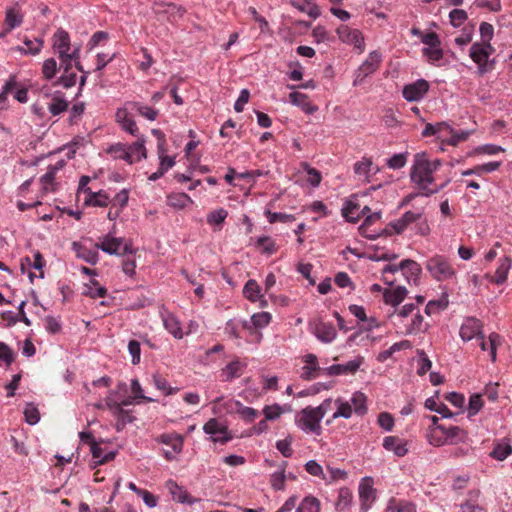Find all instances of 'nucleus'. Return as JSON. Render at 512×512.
I'll return each instance as SVG.
<instances>
[{"label": "nucleus", "mask_w": 512, "mask_h": 512, "mask_svg": "<svg viewBox=\"0 0 512 512\" xmlns=\"http://www.w3.org/2000/svg\"><path fill=\"white\" fill-rule=\"evenodd\" d=\"M57 73V62L54 58L46 59L42 66V74L46 80H51Z\"/></svg>", "instance_id": "56"}, {"label": "nucleus", "mask_w": 512, "mask_h": 512, "mask_svg": "<svg viewBox=\"0 0 512 512\" xmlns=\"http://www.w3.org/2000/svg\"><path fill=\"white\" fill-rule=\"evenodd\" d=\"M494 51L491 43L475 42L471 45L469 57L477 65L479 75H484L494 69L495 60L490 58Z\"/></svg>", "instance_id": "4"}, {"label": "nucleus", "mask_w": 512, "mask_h": 512, "mask_svg": "<svg viewBox=\"0 0 512 512\" xmlns=\"http://www.w3.org/2000/svg\"><path fill=\"white\" fill-rule=\"evenodd\" d=\"M24 15L21 11L19 3L6 8L5 11V32H10L19 27L23 23Z\"/></svg>", "instance_id": "17"}, {"label": "nucleus", "mask_w": 512, "mask_h": 512, "mask_svg": "<svg viewBox=\"0 0 512 512\" xmlns=\"http://www.w3.org/2000/svg\"><path fill=\"white\" fill-rule=\"evenodd\" d=\"M364 359L363 357L358 356L357 358L345 363V364H336L326 368L325 374L328 376H336L342 374H354L362 365Z\"/></svg>", "instance_id": "16"}, {"label": "nucleus", "mask_w": 512, "mask_h": 512, "mask_svg": "<svg viewBox=\"0 0 512 512\" xmlns=\"http://www.w3.org/2000/svg\"><path fill=\"white\" fill-rule=\"evenodd\" d=\"M144 143V138H140L135 143L127 147L128 154L131 155V158L128 159V163L132 164L133 162L146 158V148Z\"/></svg>", "instance_id": "36"}, {"label": "nucleus", "mask_w": 512, "mask_h": 512, "mask_svg": "<svg viewBox=\"0 0 512 512\" xmlns=\"http://www.w3.org/2000/svg\"><path fill=\"white\" fill-rule=\"evenodd\" d=\"M465 437L466 433L458 426L445 427L442 425L430 427L428 433L429 443L436 447L456 444L458 441H463Z\"/></svg>", "instance_id": "6"}, {"label": "nucleus", "mask_w": 512, "mask_h": 512, "mask_svg": "<svg viewBox=\"0 0 512 512\" xmlns=\"http://www.w3.org/2000/svg\"><path fill=\"white\" fill-rule=\"evenodd\" d=\"M482 351H489L492 362L496 361V350L497 346L501 343V337L497 333H491L489 335V342L485 340L484 334H482L475 341Z\"/></svg>", "instance_id": "24"}, {"label": "nucleus", "mask_w": 512, "mask_h": 512, "mask_svg": "<svg viewBox=\"0 0 512 512\" xmlns=\"http://www.w3.org/2000/svg\"><path fill=\"white\" fill-rule=\"evenodd\" d=\"M272 316L268 312L255 313L251 317L252 324L255 328L261 329L271 322Z\"/></svg>", "instance_id": "52"}, {"label": "nucleus", "mask_w": 512, "mask_h": 512, "mask_svg": "<svg viewBox=\"0 0 512 512\" xmlns=\"http://www.w3.org/2000/svg\"><path fill=\"white\" fill-rule=\"evenodd\" d=\"M290 102L300 107L306 114H313L318 110V107L311 104L306 94L300 92H292L289 95Z\"/></svg>", "instance_id": "27"}, {"label": "nucleus", "mask_w": 512, "mask_h": 512, "mask_svg": "<svg viewBox=\"0 0 512 512\" xmlns=\"http://www.w3.org/2000/svg\"><path fill=\"white\" fill-rule=\"evenodd\" d=\"M401 267H402L403 274L407 278H409L410 276L417 277L421 272L420 265L416 261H413L410 259L401 261Z\"/></svg>", "instance_id": "47"}, {"label": "nucleus", "mask_w": 512, "mask_h": 512, "mask_svg": "<svg viewBox=\"0 0 512 512\" xmlns=\"http://www.w3.org/2000/svg\"><path fill=\"white\" fill-rule=\"evenodd\" d=\"M425 268L430 276L439 282L454 280L457 276L453 264L443 255L436 254L430 257L425 263Z\"/></svg>", "instance_id": "5"}, {"label": "nucleus", "mask_w": 512, "mask_h": 512, "mask_svg": "<svg viewBox=\"0 0 512 512\" xmlns=\"http://www.w3.org/2000/svg\"><path fill=\"white\" fill-rule=\"evenodd\" d=\"M381 61L382 56L378 51L371 52L368 58L358 68L354 85L362 83L367 76L374 73L379 68Z\"/></svg>", "instance_id": "9"}, {"label": "nucleus", "mask_w": 512, "mask_h": 512, "mask_svg": "<svg viewBox=\"0 0 512 512\" xmlns=\"http://www.w3.org/2000/svg\"><path fill=\"white\" fill-rule=\"evenodd\" d=\"M165 486H166L167 490L169 491V493L171 494L172 499L174 501H177L179 503H187L190 505L197 501L196 499L192 498L189 495V493L187 492V490L184 487L179 486L173 480H168L166 482Z\"/></svg>", "instance_id": "22"}, {"label": "nucleus", "mask_w": 512, "mask_h": 512, "mask_svg": "<svg viewBox=\"0 0 512 512\" xmlns=\"http://www.w3.org/2000/svg\"><path fill=\"white\" fill-rule=\"evenodd\" d=\"M68 108V102L63 98L62 94L60 92H55L51 103L48 104V110L49 112L56 116L60 113L66 111Z\"/></svg>", "instance_id": "39"}, {"label": "nucleus", "mask_w": 512, "mask_h": 512, "mask_svg": "<svg viewBox=\"0 0 512 512\" xmlns=\"http://www.w3.org/2000/svg\"><path fill=\"white\" fill-rule=\"evenodd\" d=\"M160 442L171 447V451H165V457L172 460L182 451L184 439L179 434H163L160 436Z\"/></svg>", "instance_id": "18"}, {"label": "nucleus", "mask_w": 512, "mask_h": 512, "mask_svg": "<svg viewBox=\"0 0 512 512\" xmlns=\"http://www.w3.org/2000/svg\"><path fill=\"white\" fill-rule=\"evenodd\" d=\"M132 402L129 399L122 400L119 402L113 392L106 398V405L113 412L115 416L119 418L121 424L124 425L126 422H132V417L123 409V406L130 405Z\"/></svg>", "instance_id": "14"}, {"label": "nucleus", "mask_w": 512, "mask_h": 512, "mask_svg": "<svg viewBox=\"0 0 512 512\" xmlns=\"http://www.w3.org/2000/svg\"><path fill=\"white\" fill-rule=\"evenodd\" d=\"M459 333L463 341H476L483 334L482 323L476 318H467L461 325Z\"/></svg>", "instance_id": "13"}, {"label": "nucleus", "mask_w": 512, "mask_h": 512, "mask_svg": "<svg viewBox=\"0 0 512 512\" xmlns=\"http://www.w3.org/2000/svg\"><path fill=\"white\" fill-rule=\"evenodd\" d=\"M383 447L393 451L397 456H404L407 453L406 444L394 436H387L383 440Z\"/></svg>", "instance_id": "34"}, {"label": "nucleus", "mask_w": 512, "mask_h": 512, "mask_svg": "<svg viewBox=\"0 0 512 512\" xmlns=\"http://www.w3.org/2000/svg\"><path fill=\"white\" fill-rule=\"evenodd\" d=\"M287 466V462L283 461L279 467V471L274 472L271 475V485L275 490H283L285 487V468Z\"/></svg>", "instance_id": "43"}, {"label": "nucleus", "mask_w": 512, "mask_h": 512, "mask_svg": "<svg viewBox=\"0 0 512 512\" xmlns=\"http://www.w3.org/2000/svg\"><path fill=\"white\" fill-rule=\"evenodd\" d=\"M88 196L85 198L84 203L93 207H106L110 203V198L104 191L92 192L90 188L85 189Z\"/></svg>", "instance_id": "31"}, {"label": "nucleus", "mask_w": 512, "mask_h": 512, "mask_svg": "<svg viewBox=\"0 0 512 512\" xmlns=\"http://www.w3.org/2000/svg\"><path fill=\"white\" fill-rule=\"evenodd\" d=\"M407 155V153L394 154L387 160V166L394 170L403 168L407 163Z\"/></svg>", "instance_id": "60"}, {"label": "nucleus", "mask_w": 512, "mask_h": 512, "mask_svg": "<svg viewBox=\"0 0 512 512\" xmlns=\"http://www.w3.org/2000/svg\"><path fill=\"white\" fill-rule=\"evenodd\" d=\"M339 39L347 44L354 45L360 52L364 51L365 43L361 32L357 29H352L346 25H342L337 29Z\"/></svg>", "instance_id": "11"}, {"label": "nucleus", "mask_w": 512, "mask_h": 512, "mask_svg": "<svg viewBox=\"0 0 512 512\" xmlns=\"http://www.w3.org/2000/svg\"><path fill=\"white\" fill-rule=\"evenodd\" d=\"M107 152L109 154H112L114 158L123 159L126 162H128V159L131 158V155L128 154L127 146H125L124 144H121V143H116V144L110 146L107 149Z\"/></svg>", "instance_id": "50"}, {"label": "nucleus", "mask_w": 512, "mask_h": 512, "mask_svg": "<svg viewBox=\"0 0 512 512\" xmlns=\"http://www.w3.org/2000/svg\"><path fill=\"white\" fill-rule=\"evenodd\" d=\"M320 502L317 498L308 496L302 500L297 508V512H319Z\"/></svg>", "instance_id": "44"}, {"label": "nucleus", "mask_w": 512, "mask_h": 512, "mask_svg": "<svg viewBox=\"0 0 512 512\" xmlns=\"http://www.w3.org/2000/svg\"><path fill=\"white\" fill-rule=\"evenodd\" d=\"M440 166L441 161L439 159H431L426 152L416 153L410 169L411 182L422 190L426 196L438 193L449 183V180H447L441 185L435 184L434 173Z\"/></svg>", "instance_id": "1"}, {"label": "nucleus", "mask_w": 512, "mask_h": 512, "mask_svg": "<svg viewBox=\"0 0 512 512\" xmlns=\"http://www.w3.org/2000/svg\"><path fill=\"white\" fill-rule=\"evenodd\" d=\"M352 501V494L348 489H341L339 491L338 500L335 504V507L338 511H343L346 509Z\"/></svg>", "instance_id": "57"}, {"label": "nucleus", "mask_w": 512, "mask_h": 512, "mask_svg": "<svg viewBox=\"0 0 512 512\" xmlns=\"http://www.w3.org/2000/svg\"><path fill=\"white\" fill-rule=\"evenodd\" d=\"M367 325L364 327V329H360L358 332L352 334L348 342L349 343H356L357 345H369L374 341V338H371L368 331L371 330L373 327H378L379 324L374 318H367Z\"/></svg>", "instance_id": "20"}, {"label": "nucleus", "mask_w": 512, "mask_h": 512, "mask_svg": "<svg viewBox=\"0 0 512 512\" xmlns=\"http://www.w3.org/2000/svg\"><path fill=\"white\" fill-rule=\"evenodd\" d=\"M471 131H456L454 128H452V133L448 139L447 144L451 146H456L461 142H464L468 139V137L471 135Z\"/></svg>", "instance_id": "61"}, {"label": "nucleus", "mask_w": 512, "mask_h": 512, "mask_svg": "<svg viewBox=\"0 0 512 512\" xmlns=\"http://www.w3.org/2000/svg\"><path fill=\"white\" fill-rule=\"evenodd\" d=\"M153 383L157 389L163 391L167 396L172 395L178 391V388L170 387L168 381L160 375L153 376Z\"/></svg>", "instance_id": "53"}, {"label": "nucleus", "mask_w": 512, "mask_h": 512, "mask_svg": "<svg viewBox=\"0 0 512 512\" xmlns=\"http://www.w3.org/2000/svg\"><path fill=\"white\" fill-rule=\"evenodd\" d=\"M428 89L429 84L426 80H417L403 88V97L409 102L419 101L428 92Z\"/></svg>", "instance_id": "15"}, {"label": "nucleus", "mask_w": 512, "mask_h": 512, "mask_svg": "<svg viewBox=\"0 0 512 512\" xmlns=\"http://www.w3.org/2000/svg\"><path fill=\"white\" fill-rule=\"evenodd\" d=\"M399 324L398 333L402 335H415L425 332L427 329V324L424 323L423 316L419 312L413 314L410 319L408 318L407 322Z\"/></svg>", "instance_id": "12"}, {"label": "nucleus", "mask_w": 512, "mask_h": 512, "mask_svg": "<svg viewBox=\"0 0 512 512\" xmlns=\"http://www.w3.org/2000/svg\"><path fill=\"white\" fill-rule=\"evenodd\" d=\"M203 430L206 434L211 435V440L213 442L226 443L232 438L227 426L220 423L215 418L208 420L204 424Z\"/></svg>", "instance_id": "10"}, {"label": "nucleus", "mask_w": 512, "mask_h": 512, "mask_svg": "<svg viewBox=\"0 0 512 512\" xmlns=\"http://www.w3.org/2000/svg\"><path fill=\"white\" fill-rule=\"evenodd\" d=\"M512 260L510 257L505 256L500 260V264L495 271L492 281L496 284H502L506 281L508 272L511 268Z\"/></svg>", "instance_id": "37"}, {"label": "nucleus", "mask_w": 512, "mask_h": 512, "mask_svg": "<svg viewBox=\"0 0 512 512\" xmlns=\"http://www.w3.org/2000/svg\"><path fill=\"white\" fill-rule=\"evenodd\" d=\"M128 105L131 106V109L136 110L141 116L150 121H154L158 116V111L151 107L141 105L137 102H131Z\"/></svg>", "instance_id": "46"}, {"label": "nucleus", "mask_w": 512, "mask_h": 512, "mask_svg": "<svg viewBox=\"0 0 512 512\" xmlns=\"http://www.w3.org/2000/svg\"><path fill=\"white\" fill-rule=\"evenodd\" d=\"M373 162L371 158H362L354 164V172L356 175L360 177H364L367 182H369V176L371 172Z\"/></svg>", "instance_id": "40"}, {"label": "nucleus", "mask_w": 512, "mask_h": 512, "mask_svg": "<svg viewBox=\"0 0 512 512\" xmlns=\"http://www.w3.org/2000/svg\"><path fill=\"white\" fill-rule=\"evenodd\" d=\"M71 66L64 65V73L59 79V83L65 87L70 88L76 84L77 75L74 72H69Z\"/></svg>", "instance_id": "62"}, {"label": "nucleus", "mask_w": 512, "mask_h": 512, "mask_svg": "<svg viewBox=\"0 0 512 512\" xmlns=\"http://www.w3.org/2000/svg\"><path fill=\"white\" fill-rule=\"evenodd\" d=\"M468 19V14L463 9H454L449 13L450 24L453 27H460Z\"/></svg>", "instance_id": "51"}, {"label": "nucleus", "mask_w": 512, "mask_h": 512, "mask_svg": "<svg viewBox=\"0 0 512 512\" xmlns=\"http://www.w3.org/2000/svg\"><path fill=\"white\" fill-rule=\"evenodd\" d=\"M83 294L93 299L102 298L107 294V290L97 280L91 279L85 284Z\"/></svg>", "instance_id": "38"}, {"label": "nucleus", "mask_w": 512, "mask_h": 512, "mask_svg": "<svg viewBox=\"0 0 512 512\" xmlns=\"http://www.w3.org/2000/svg\"><path fill=\"white\" fill-rule=\"evenodd\" d=\"M386 512H416V506L413 503L405 501H391Z\"/></svg>", "instance_id": "48"}, {"label": "nucleus", "mask_w": 512, "mask_h": 512, "mask_svg": "<svg viewBox=\"0 0 512 512\" xmlns=\"http://www.w3.org/2000/svg\"><path fill=\"white\" fill-rule=\"evenodd\" d=\"M95 247L110 255L132 254L134 252L131 242L124 243L123 238L112 237L111 235L104 236Z\"/></svg>", "instance_id": "8"}, {"label": "nucleus", "mask_w": 512, "mask_h": 512, "mask_svg": "<svg viewBox=\"0 0 512 512\" xmlns=\"http://www.w3.org/2000/svg\"><path fill=\"white\" fill-rule=\"evenodd\" d=\"M303 367L300 377L304 380H312L315 379L321 368L318 363V358L315 354L309 353L303 356Z\"/></svg>", "instance_id": "19"}, {"label": "nucleus", "mask_w": 512, "mask_h": 512, "mask_svg": "<svg viewBox=\"0 0 512 512\" xmlns=\"http://www.w3.org/2000/svg\"><path fill=\"white\" fill-rule=\"evenodd\" d=\"M72 250L75 252L77 258L82 259L89 264L94 265L98 262L99 255L97 250L88 249L78 242L72 243Z\"/></svg>", "instance_id": "28"}, {"label": "nucleus", "mask_w": 512, "mask_h": 512, "mask_svg": "<svg viewBox=\"0 0 512 512\" xmlns=\"http://www.w3.org/2000/svg\"><path fill=\"white\" fill-rule=\"evenodd\" d=\"M228 216V212L224 208L216 209L207 215V223L209 225L220 226Z\"/></svg>", "instance_id": "49"}, {"label": "nucleus", "mask_w": 512, "mask_h": 512, "mask_svg": "<svg viewBox=\"0 0 512 512\" xmlns=\"http://www.w3.org/2000/svg\"><path fill=\"white\" fill-rule=\"evenodd\" d=\"M189 202L191 199L185 193H174L168 196V205L177 209H183Z\"/></svg>", "instance_id": "45"}, {"label": "nucleus", "mask_w": 512, "mask_h": 512, "mask_svg": "<svg viewBox=\"0 0 512 512\" xmlns=\"http://www.w3.org/2000/svg\"><path fill=\"white\" fill-rule=\"evenodd\" d=\"M305 470L312 476L320 477L323 480L326 479V474L324 473L322 466L315 460H309L305 464Z\"/></svg>", "instance_id": "64"}, {"label": "nucleus", "mask_w": 512, "mask_h": 512, "mask_svg": "<svg viewBox=\"0 0 512 512\" xmlns=\"http://www.w3.org/2000/svg\"><path fill=\"white\" fill-rule=\"evenodd\" d=\"M313 333L323 343H331L337 337V331L331 323L319 321L315 324Z\"/></svg>", "instance_id": "21"}, {"label": "nucleus", "mask_w": 512, "mask_h": 512, "mask_svg": "<svg viewBox=\"0 0 512 512\" xmlns=\"http://www.w3.org/2000/svg\"><path fill=\"white\" fill-rule=\"evenodd\" d=\"M448 306V300L446 298H442L439 300H431L427 303L425 308V313L430 316L435 314L441 310H444Z\"/></svg>", "instance_id": "54"}, {"label": "nucleus", "mask_w": 512, "mask_h": 512, "mask_svg": "<svg viewBox=\"0 0 512 512\" xmlns=\"http://www.w3.org/2000/svg\"><path fill=\"white\" fill-rule=\"evenodd\" d=\"M359 497L363 506H369L375 499V489L373 488V479L365 477L359 484Z\"/></svg>", "instance_id": "25"}, {"label": "nucleus", "mask_w": 512, "mask_h": 512, "mask_svg": "<svg viewBox=\"0 0 512 512\" xmlns=\"http://www.w3.org/2000/svg\"><path fill=\"white\" fill-rule=\"evenodd\" d=\"M414 309H415V306L413 304H406V305L402 306L400 309L395 310L390 315V318H391L394 326L397 329H399L400 328L399 323L407 322V319L413 315Z\"/></svg>", "instance_id": "32"}, {"label": "nucleus", "mask_w": 512, "mask_h": 512, "mask_svg": "<svg viewBox=\"0 0 512 512\" xmlns=\"http://www.w3.org/2000/svg\"><path fill=\"white\" fill-rule=\"evenodd\" d=\"M327 473L326 479L324 481L326 483H331L338 480H344L347 478V472L343 469L327 466Z\"/></svg>", "instance_id": "55"}, {"label": "nucleus", "mask_w": 512, "mask_h": 512, "mask_svg": "<svg viewBox=\"0 0 512 512\" xmlns=\"http://www.w3.org/2000/svg\"><path fill=\"white\" fill-rule=\"evenodd\" d=\"M480 496L479 490H472L468 493V500L460 505L461 512H476L481 508L477 504Z\"/></svg>", "instance_id": "41"}, {"label": "nucleus", "mask_w": 512, "mask_h": 512, "mask_svg": "<svg viewBox=\"0 0 512 512\" xmlns=\"http://www.w3.org/2000/svg\"><path fill=\"white\" fill-rule=\"evenodd\" d=\"M333 400L331 398L325 399L318 407H306L300 413L297 421L298 426L305 432L321 433L320 422L326 413L331 409Z\"/></svg>", "instance_id": "2"}, {"label": "nucleus", "mask_w": 512, "mask_h": 512, "mask_svg": "<svg viewBox=\"0 0 512 512\" xmlns=\"http://www.w3.org/2000/svg\"><path fill=\"white\" fill-rule=\"evenodd\" d=\"M370 212V209L365 206L362 210L357 203L348 201L345 207L342 209V214L349 222H357L360 219L361 214L365 215Z\"/></svg>", "instance_id": "30"}, {"label": "nucleus", "mask_w": 512, "mask_h": 512, "mask_svg": "<svg viewBox=\"0 0 512 512\" xmlns=\"http://www.w3.org/2000/svg\"><path fill=\"white\" fill-rule=\"evenodd\" d=\"M246 368V364L238 359L229 362L221 370V376L225 381H231L234 378L240 377Z\"/></svg>", "instance_id": "26"}, {"label": "nucleus", "mask_w": 512, "mask_h": 512, "mask_svg": "<svg viewBox=\"0 0 512 512\" xmlns=\"http://www.w3.org/2000/svg\"><path fill=\"white\" fill-rule=\"evenodd\" d=\"M165 147H163V143L158 144V154L160 159V168L163 171H167L169 168L173 167L175 164V161L172 157L167 156Z\"/></svg>", "instance_id": "58"}, {"label": "nucleus", "mask_w": 512, "mask_h": 512, "mask_svg": "<svg viewBox=\"0 0 512 512\" xmlns=\"http://www.w3.org/2000/svg\"><path fill=\"white\" fill-rule=\"evenodd\" d=\"M512 453V447L507 441L497 443L490 455L499 461L506 459Z\"/></svg>", "instance_id": "42"}, {"label": "nucleus", "mask_w": 512, "mask_h": 512, "mask_svg": "<svg viewBox=\"0 0 512 512\" xmlns=\"http://www.w3.org/2000/svg\"><path fill=\"white\" fill-rule=\"evenodd\" d=\"M163 324L166 330L171 333L175 338L182 339L183 331L179 320L173 314H166L163 316Z\"/></svg>", "instance_id": "35"}, {"label": "nucleus", "mask_w": 512, "mask_h": 512, "mask_svg": "<svg viewBox=\"0 0 512 512\" xmlns=\"http://www.w3.org/2000/svg\"><path fill=\"white\" fill-rule=\"evenodd\" d=\"M91 453L94 459L97 460L98 463L102 464L114 458V454L110 453L107 455H103L102 448L95 441H92L91 445Z\"/></svg>", "instance_id": "59"}, {"label": "nucleus", "mask_w": 512, "mask_h": 512, "mask_svg": "<svg viewBox=\"0 0 512 512\" xmlns=\"http://www.w3.org/2000/svg\"><path fill=\"white\" fill-rule=\"evenodd\" d=\"M407 290L403 286H397L394 289H386L383 293L386 304L393 307L398 306L406 297Z\"/></svg>", "instance_id": "29"}, {"label": "nucleus", "mask_w": 512, "mask_h": 512, "mask_svg": "<svg viewBox=\"0 0 512 512\" xmlns=\"http://www.w3.org/2000/svg\"><path fill=\"white\" fill-rule=\"evenodd\" d=\"M367 398L362 392L353 393L350 401L344 400L343 398H337L334 401L336 411L333 413L330 420H327V424L338 418H351L352 414L364 415L367 412Z\"/></svg>", "instance_id": "3"}, {"label": "nucleus", "mask_w": 512, "mask_h": 512, "mask_svg": "<svg viewBox=\"0 0 512 512\" xmlns=\"http://www.w3.org/2000/svg\"><path fill=\"white\" fill-rule=\"evenodd\" d=\"M292 4L301 12L316 19L320 16V8L313 0H292Z\"/></svg>", "instance_id": "33"}, {"label": "nucleus", "mask_w": 512, "mask_h": 512, "mask_svg": "<svg viewBox=\"0 0 512 512\" xmlns=\"http://www.w3.org/2000/svg\"><path fill=\"white\" fill-rule=\"evenodd\" d=\"M70 38L66 31L58 30L53 36V49L58 54L62 65L71 66L72 61L78 58V51H70Z\"/></svg>", "instance_id": "7"}, {"label": "nucleus", "mask_w": 512, "mask_h": 512, "mask_svg": "<svg viewBox=\"0 0 512 512\" xmlns=\"http://www.w3.org/2000/svg\"><path fill=\"white\" fill-rule=\"evenodd\" d=\"M243 294L245 298L248 299L249 301L259 302L261 307L267 306V301L261 294V288L255 280L250 279L247 281L243 288Z\"/></svg>", "instance_id": "23"}, {"label": "nucleus", "mask_w": 512, "mask_h": 512, "mask_svg": "<svg viewBox=\"0 0 512 512\" xmlns=\"http://www.w3.org/2000/svg\"><path fill=\"white\" fill-rule=\"evenodd\" d=\"M265 420H276L283 413L284 409L279 404L267 405L263 409Z\"/></svg>", "instance_id": "63"}]
</instances>
